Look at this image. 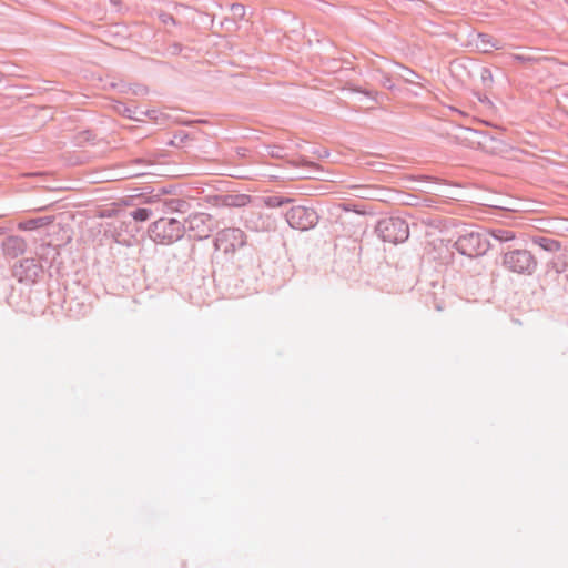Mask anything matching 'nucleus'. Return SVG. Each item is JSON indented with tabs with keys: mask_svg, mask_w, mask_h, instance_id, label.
I'll return each instance as SVG.
<instances>
[{
	"mask_svg": "<svg viewBox=\"0 0 568 568\" xmlns=\"http://www.w3.org/2000/svg\"><path fill=\"white\" fill-rule=\"evenodd\" d=\"M385 241L390 243L404 242L408 237V226L400 219H390L381 223Z\"/></svg>",
	"mask_w": 568,
	"mask_h": 568,
	"instance_id": "nucleus-3",
	"label": "nucleus"
},
{
	"mask_svg": "<svg viewBox=\"0 0 568 568\" xmlns=\"http://www.w3.org/2000/svg\"><path fill=\"white\" fill-rule=\"evenodd\" d=\"M209 219L210 216L206 214H196L190 221L191 227L194 229V226H197L200 223L204 224Z\"/></svg>",
	"mask_w": 568,
	"mask_h": 568,
	"instance_id": "nucleus-9",
	"label": "nucleus"
},
{
	"mask_svg": "<svg viewBox=\"0 0 568 568\" xmlns=\"http://www.w3.org/2000/svg\"><path fill=\"white\" fill-rule=\"evenodd\" d=\"M151 235L160 243H172L183 235V226L175 219H160L152 224Z\"/></svg>",
	"mask_w": 568,
	"mask_h": 568,
	"instance_id": "nucleus-1",
	"label": "nucleus"
},
{
	"mask_svg": "<svg viewBox=\"0 0 568 568\" xmlns=\"http://www.w3.org/2000/svg\"><path fill=\"white\" fill-rule=\"evenodd\" d=\"M504 264L516 273H530L535 266L534 257L528 251L517 250L505 254Z\"/></svg>",
	"mask_w": 568,
	"mask_h": 568,
	"instance_id": "nucleus-2",
	"label": "nucleus"
},
{
	"mask_svg": "<svg viewBox=\"0 0 568 568\" xmlns=\"http://www.w3.org/2000/svg\"><path fill=\"white\" fill-rule=\"evenodd\" d=\"M151 215L150 210L148 209H138L132 212V216L136 221H146Z\"/></svg>",
	"mask_w": 568,
	"mask_h": 568,
	"instance_id": "nucleus-6",
	"label": "nucleus"
},
{
	"mask_svg": "<svg viewBox=\"0 0 568 568\" xmlns=\"http://www.w3.org/2000/svg\"><path fill=\"white\" fill-rule=\"evenodd\" d=\"M229 236H232L235 239L237 236H242V232L237 229H230V230L223 231L219 234L217 241H222L224 237H229Z\"/></svg>",
	"mask_w": 568,
	"mask_h": 568,
	"instance_id": "nucleus-8",
	"label": "nucleus"
},
{
	"mask_svg": "<svg viewBox=\"0 0 568 568\" xmlns=\"http://www.w3.org/2000/svg\"><path fill=\"white\" fill-rule=\"evenodd\" d=\"M480 38L483 39V42H485L488 36H480Z\"/></svg>",
	"mask_w": 568,
	"mask_h": 568,
	"instance_id": "nucleus-12",
	"label": "nucleus"
},
{
	"mask_svg": "<svg viewBox=\"0 0 568 568\" xmlns=\"http://www.w3.org/2000/svg\"><path fill=\"white\" fill-rule=\"evenodd\" d=\"M495 237L499 241L507 242L515 239V234L511 231L507 230H499L497 233H495Z\"/></svg>",
	"mask_w": 568,
	"mask_h": 568,
	"instance_id": "nucleus-7",
	"label": "nucleus"
},
{
	"mask_svg": "<svg viewBox=\"0 0 568 568\" xmlns=\"http://www.w3.org/2000/svg\"><path fill=\"white\" fill-rule=\"evenodd\" d=\"M287 221L294 229L307 230L315 224L316 215L312 210L304 206H296L288 211Z\"/></svg>",
	"mask_w": 568,
	"mask_h": 568,
	"instance_id": "nucleus-4",
	"label": "nucleus"
},
{
	"mask_svg": "<svg viewBox=\"0 0 568 568\" xmlns=\"http://www.w3.org/2000/svg\"><path fill=\"white\" fill-rule=\"evenodd\" d=\"M41 225V220H31L23 224H20V227H23L26 230H33Z\"/></svg>",
	"mask_w": 568,
	"mask_h": 568,
	"instance_id": "nucleus-10",
	"label": "nucleus"
},
{
	"mask_svg": "<svg viewBox=\"0 0 568 568\" xmlns=\"http://www.w3.org/2000/svg\"><path fill=\"white\" fill-rule=\"evenodd\" d=\"M251 199L246 194L227 195L225 204L229 206H245L250 203Z\"/></svg>",
	"mask_w": 568,
	"mask_h": 568,
	"instance_id": "nucleus-5",
	"label": "nucleus"
},
{
	"mask_svg": "<svg viewBox=\"0 0 568 568\" xmlns=\"http://www.w3.org/2000/svg\"><path fill=\"white\" fill-rule=\"evenodd\" d=\"M513 58H514L515 60L523 61V62H524V61H528V60H529L528 58H525V57L519 55V54H515V55H513Z\"/></svg>",
	"mask_w": 568,
	"mask_h": 568,
	"instance_id": "nucleus-11",
	"label": "nucleus"
}]
</instances>
